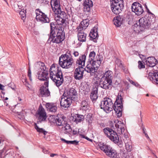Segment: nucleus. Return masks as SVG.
<instances>
[{
    "instance_id": "nucleus-21",
    "label": "nucleus",
    "mask_w": 158,
    "mask_h": 158,
    "mask_svg": "<svg viewBox=\"0 0 158 158\" xmlns=\"http://www.w3.org/2000/svg\"><path fill=\"white\" fill-rule=\"evenodd\" d=\"M157 62V60L153 56L148 57L146 60V64L151 67L155 66Z\"/></svg>"
},
{
    "instance_id": "nucleus-57",
    "label": "nucleus",
    "mask_w": 158,
    "mask_h": 158,
    "mask_svg": "<svg viewBox=\"0 0 158 158\" xmlns=\"http://www.w3.org/2000/svg\"><path fill=\"white\" fill-rule=\"evenodd\" d=\"M45 0H38V3H42L44 2V1Z\"/></svg>"
},
{
    "instance_id": "nucleus-37",
    "label": "nucleus",
    "mask_w": 158,
    "mask_h": 158,
    "mask_svg": "<svg viewBox=\"0 0 158 158\" xmlns=\"http://www.w3.org/2000/svg\"><path fill=\"white\" fill-rule=\"evenodd\" d=\"M50 35H53L54 34H55V30H56V26L55 25L54 23L53 22H52L50 23Z\"/></svg>"
},
{
    "instance_id": "nucleus-51",
    "label": "nucleus",
    "mask_w": 158,
    "mask_h": 158,
    "mask_svg": "<svg viewBox=\"0 0 158 158\" xmlns=\"http://www.w3.org/2000/svg\"><path fill=\"white\" fill-rule=\"evenodd\" d=\"M43 152L45 154H48L49 152L48 150L45 148H43Z\"/></svg>"
},
{
    "instance_id": "nucleus-10",
    "label": "nucleus",
    "mask_w": 158,
    "mask_h": 158,
    "mask_svg": "<svg viewBox=\"0 0 158 158\" xmlns=\"http://www.w3.org/2000/svg\"><path fill=\"white\" fill-rule=\"evenodd\" d=\"M65 118L62 115H52L49 117L48 120L51 123H54L57 126H62L66 122L64 119Z\"/></svg>"
},
{
    "instance_id": "nucleus-59",
    "label": "nucleus",
    "mask_w": 158,
    "mask_h": 158,
    "mask_svg": "<svg viewBox=\"0 0 158 158\" xmlns=\"http://www.w3.org/2000/svg\"><path fill=\"white\" fill-rule=\"evenodd\" d=\"M85 139L89 141H92V140L91 139L89 138L87 136H86Z\"/></svg>"
},
{
    "instance_id": "nucleus-27",
    "label": "nucleus",
    "mask_w": 158,
    "mask_h": 158,
    "mask_svg": "<svg viewBox=\"0 0 158 158\" xmlns=\"http://www.w3.org/2000/svg\"><path fill=\"white\" fill-rule=\"evenodd\" d=\"M113 78V72L111 71L108 70L105 72L102 78L112 82Z\"/></svg>"
},
{
    "instance_id": "nucleus-3",
    "label": "nucleus",
    "mask_w": 158,
    "mask_h": 158,
    "mask_svg": "<svg viewBox=\"0 0 158 158\" xmlns=\"http://www.w3.org/2000/svg\"><path fill=\"white\" fill-rule=\"evenodd\" d=\"M102 60V57L101 56H98L94 60L89 59L85 68V71L90 73L91 75H94L97 72Z\"/></svg>"
},
{
    "instance_id": "nucleus-15",
    "label": "nucleus",
    "mask_w": 158,
    "mask_h": 158,
    "mask_svg": "<svg viewBox=\"0 0 158 158\" xmlns=\"http://www.w3.org/2000/svg\"><path fill=\"white\" fill-rule=\"evenodd\" d=\"M85 70V68H84L82 66H78L76 69L74 70L73 74L74 78L77 80L82 79Z\"/></svg>"
},
{
    "instance_id": "nucleus-17",
    "label": "nucleus",
    "mask_w": 158,
    "mask_h": 158,
    "mask_svg": "<svg viewBox=\"0 0 158 158\" xmlns=\"http://www.w3.org/2000/svg\"><path fill=\"white\" fill-rule=\"evenodd\" d=\"M37 115L38 116L37 123L39 124L42 122L45 121L47 118L46 113L45 110L42 106L40 107L38 110Z\"/></svg>"
},
{
    "instance_id": "nucleus-64",
    "label": "nucleus",
    "mask_w": 158,
    "mask_h": 158,
    "mask_svg": "<svg viewBox=\"0 0 158 158\" xmlns=\"http://www.w3.org/2000/svg\"><path fill=\"white\" fill-rule=\"evenodd\" d=\"M5 104L7 106L8 105V104L7 103V102H5Z\"/></svg>"
},
{
    "instance_id": "nucleus-60",
    "label": "nucleus",
    "mask_w": 158,
    "mask_h": 158,
    "mask_svg": "<svg viewBox=\"0 0 158 158\" xmlns=\"http://www.w3.org/2000/svg\"><path fill=\"white\" fill-rule=\"evenodd\" d=\"M144 134H145V136L146 137V138L147 139H150V138L147 133H145Z\"/></svg>"
},
{
    "instance_id": "nucleus-40",
    "label": "nucleus",
    "mask_w": 158,
    "mask_h": 158,
    "mask_svg": "<svg viewBox=\"0 0 158 158\" xmlns=\"http://www.w3.org/2000/svg\"><path fill=\"white\" fill-rule=\"evenodd\" d=\"M88 105V103L86 100H84L82 101L81 103V105L82 107V109L84 110H85L86 109H87Z\"/></svg>"
},
{
    "instance_id": "nucleus-7",
    "label": "nucleus",
    "mask_w": 158,
    "mask_h": 158,
    "mask_svg": "<svg viewBox=\"0 0 158 158\" xmlns=\"http://www.w3.org/2000/svg\"><path fill=\"white\" fill-rule=\"evenodd\" d=\"M98 146L100 149L104 152L108 156L111 158H116L117 157V152L110 146L101 142L99 143Z\"/></svg>"
},
{
    "instance_id": "nucleus-30",
    "label": "nucleus",
    "mask_w": 158,
    "mask_h": 158,
    "mask_svg": "<svg viewBox=\"0 0 158 158\" xmlns=\"http://www.w3.org/2000/svg\"><path fill=\"white\" fill-rule=\"evenodd\" d=\"M98 88L95 87L91 91L90 97L93 102L95 101L98 98Z\"/></svg>"
},
{
    "instance_id": "nucleus-16",
    "label": "nucleus",
    "mask_w": 158,
    "mask_h": 158,
    "mask_svg": "<svg viewBox=\"0 0 158 158\" xmlns=\"http://www.w3.org/2000/svg\"><path fill=\"white\" fill-rule=\"evenodd\" d=\"M51 5L55 14L58 15L61 13L60 0H51Z\"/></svg>"
},
{
    "instance_id": "nucleus-6",
    "label": "nucleus",
    "mask_w": 158,
    "mask_h": 158,
    "mask_svg": "<svg viewBox=\"0 0 158 158\" xmlns=\"http://www.w3.org/2000/svg\"><path fill=\"white\" fill-rule=\"evenodd\" d=\"M112 12L116 15L119 14L123 9V0H110Z\"/></svg>"
},
{
    "instance_id": "nucleus-13",
    "label": "nucleus",
    "mask_w": 158,
    "mask_h": 158,
    "mask_svg": "<svg viewBox=\"0 0 158 158\" xmlns=\"http://www.w3.org/2000/svg\"><path fill=\"white\" fill-rule=\"evenodd\" d=\"M63 96H66L73 101H76L77 98V93L76 90L73 88L65 90L63 94Z\"/></svg>"
},
{
    "instance_id": "nucleus-9",
    "label": "nucleus",
    "mask_w": 158,
    "mask_h": 158,
    "mask_svg": "<svg viewBox=\"0 0 158 158\" xmlns=\"http://www.w3.org/2000/svg\"><path fill=\"white\" fill-rule=\"evenodd\" d=\"M151 23V19L150 18L143 17L140 18L138 22L134 24V26L138 27L140 30H142L143 28L148 27Z\"/></svg>"
},
{
    "instance_id": "nucleus-33",
    "label": "nucleus",
    "mask_w": 158,
    "mask_h": 158,
    "mask_svg": "<svg viewBox=\"0 0 158 158\" xmlns=\"http://www.w3.org/2000/svg\"><path fill=\"white\" fill-rule=\"evenodd\" d=\"M37 77L38 78L40 81H44L48 78V74L45 73L39 70L37 73Z\"/></svg>"
},
{
    "instance_id": "nucleus-25",
    "label": "nucleus",
    "mask_w": 158,
    "mask_h": 158,
    "mask_svg": "<svg viewBox=\"0 0 158 158\" xmlns=\"http://www.w3.org/2000/svg\"><path fill=\"white\" fill-rule=\"evenodd\" d=\"M93 6V3L91 0H85L83 3L84 9L85 11L89 12L91 7Z\"/></svg>"
},
{
    "instance_id": "nucleus-61",
    "label": "nucleus",
    "mask_w": 158,
    "mask_h": 158,
    "mask_svg": "<svg viewBox=\"0 0 158 158\" xmlns=\"http://www.w3.org/2000/svg\"><path fill=\"white\" fill-rule=\"evenodd\" d=\"M143 133L145 134V133H146V132H145V130H146V129L144 128H143Z\"/></svg>"
},
{
    "instance_id": "nucleus-24",
    "label": "nucleus",
    "mask_w": 158,
    "mask_h": 158,
    "mask_svg": "<svg viewBox=\"0 0 158 158\" xmlns=\"http://www.w3.org/2000/svg\"><path fill=\"white\" fill-rule=\"evenodd\" d=\"M86 57L85 54L81 55L79 58L77 59L76 62V64L83 67L85 66Z\"/></svg>"
},
{
    "instance_id": "nucleus-23",
    "label": "nucleus",
    "mask_w": 158,
    "mask_h": 158,
    "mask_svg": "<svg viewBox=\"0 0 158 158\" xmlns=\"http://www.w3.org/2000/svg\"><path fill=\"white\" fill-rule=\"evenodd\" d=\"M39 95L42 97H48L50 95V92L47 87L42 86L40 89Z\"/></svg>"
},
{
    "instance_id": "nucleus-35",
    "label": "nucleus",
    "mask_w": 158,
    "mask_h": 158,
    "mask_svg": "<svg viewBox=\"0 0 158 158\" xmlns=\"http://www.w3.org/2000/svg\"><path fill=\"white\" fill-rule=\"evenodd\" d=\"M89 35L90 38L93 39H95L98 37V35L97 32V28L94 27L91 30Z\"/></svg>"
},
{
    "instance_id": "nucleus-32",
    "label": "nucleus",
    "mask_w": 158,
    "mask_h": 158,
    "mask_svg": "<svg viewBox=\"0 0 158 158\" xmlns=\"http://www.w3.org/2000/svg\"><path fill=\"white\" fill-rule=\"evenodd\" d=\"M61 13L57 15V18L56 19V22L59 25H63V26H65L66 25V23H67V21L66 19H63L61 17Z\"/></svg>"
},
{
    "instance_id": "nucleus-48",
    "label": "nucleus",
    "mask_w": 158,
    "mask_h": 158,
    "mask_svg": "<svg viewBox=\"0 0 158 158\" xmlns=\"http://www.w3.org/2000/svg\"><path fill=\"white\" fill-rule=\"evenodd\" d=\"M130 82L131 83L134 85L136 87H138V86L139 85L137 83L134 82L132 80H130Z\"/></svg>"
},
{
    "instance_id": "nucleus-18",
    "label": "nucleus",
    "mask_w": 158,
    "mask_h": 158,
    "mask_svg": "<svg viewBox=\"0 0 158 158\" xmlns=\"http://www.w3.org/2000/svg\"><path fill=\"white\" fill-rule=\"evenodd\" d=\"M112 83L111 81L101 78L99 81V85L102 88L107 89L112 88Z\"/></svg>"
},
{
    "instance_id": "nucleus-36",
    "label": "nucleus",
    "mask_w": 158,
    "mask_h": 158,
    "mask_svg": "<svg viewBox=\"0 0 158 158\" xmlns=\"http://www.w3.org/2000/svg\"><path fill=\"white\" fill-rule=\"evenodd\" d=\"M113 21L114 25L116 27H119L123 23V19L119 16H117L115 19H114Z\"/></svg>"
},
{
    "instance_id": "nucleus-19",
    "label": "nucleus",
    "mask_w": 158,
    "mask_h": 158,
    "mask_svg": "<svg viewBox=\"0 0 158 158\" xmlns=\"http://www.w3.org/2000/svg\"><path fill=\"white\" fill-rule=\"evenodd\" d=\"M73 101L71 99L66 96H63V95L60 102V105L64 108H68L70 106Z\"/></svg>"
},
{
    "instance_id": "nucleus-41",
    "label": "nucleus",
    "mask_w": 158,
    "mask_h": 158,
    "mask_svg": "<svg viewBox=\"0 0 158 158\" xmlns=\"http://www.w3.org/2000/svg\"><path fill=\"white\" fill-rule=\"evenodd\" d=\"M118 77H116V80L115 82V84L116 85H118L120 84L121 82V78L120 76V73L117 74Z\"/></svg>"
},
{
    "instance_id": "nucleus-29",
    "label": "nucleus",
    "mask_w": 158,
    "mask_h": 158,
    "mask_svg": "<svg viewBox=\"0 0 158 158\" xmlns=\"http://www.w3.org/2000/svg\"><path fill=\"white\" fill-rule=\"evenodd\" d=\"M78 39L79 41L81 42H85L86 40L87 34L83 31H78Z\"/></svg>"
},
{
    "instance_id": "nucleus-56",
    "label": "nucleus",
    "mask_w": 158,
    "mask_h": 158,
    "mask_svg": "<svg viewBox=\"0 0 158 158\" xmlns=\"http://www.w3.org/2000/svg\"><path fill=\"white\" fill-rule=\"evenodd\" d=\"M147 12L149 14H151V15H153V14L152 13H151L150 11V10H149L148 9V7H147Z\"/></svg>"
},
{
    "instance_id": "nucleus-62",
    "label": "nucleus",
    "mask_w": 158,
    "mask_h": 158,
    "mask_svg": "<svg viewBox=\"0 0 158 158\" xmlns=\"http://www.w3.org/2000/svg\"><path fill=\"white\" fill-rule=\"evenodd\" d=\"M18 100L19 101H20L22 100V99L20 97H19L18 98Z\"/></svg>"
},
{
    "instance_id": "nucleus-12",
    "label": "nucleus",
    "mask_w": 158,
    "mask_h": 158,
    "mask_svg": "<svg viewBox=\"0 0 158 158\" xmlns=\"http://www.w3.org/2000/svg\"><path fill=\"white\" fill-rule=\"evenodd\" d=\"M36 14V19L37 21L42 23H49V19L46 15L41 11L40 9H37L35 11Z\"/></svg>"
},
{
    "instance_id": "nucleus-22",
    "label": "nucleus",
    "mask_w": 158,
    "mask_h": 158,
    "mask_svg": "<svg viewBox=\"0 0 158 158\" xmlns=\"http://www.w3.org/2000/svg\"><path fill=\"white\" fill-rule=\"evenodd\" d=\"M48 110L52 113H55L57 109L56 104L53 103H47L45 105Z\"/></svg>"
},
{
    "instance_id": "nucleus-46",
    "label": "nucleus",
    "mask_w": 158,
    "mask_h": 158,
    "mask_svg": "<svg viewBox=\"0 0 158 158\" xmlns=\"http://www.w3.org/2000/svg\"><path fill=\"white\" fill-rule=\"evenodd\" d=\"M68 144H73L77 145L78 144V142L76 140H73V141H69L68 142Z\"/></svg>"
},
{
    "instance_id": "nucleus-58",
    "label": "nucleus",
    "mask_w": 158,
    "mask_h": 158,
    "mask_svg": "<svg viewBox=\"0 0 158 158\" xmlns=\"http://www.w3.org/2000/svg\"><path fill=\"white\" fill-rule=\"evenodd\" d=\"M57 154H56L52 153L50 154V156L51 157H53L55 156H57Z\"/></svg>"
},
{
    "instance_id": "nucleus-54",
    "label": "nucleus",
    "mask_w": 158,
    "mask_h": 158,
    "mask_svg": "<svg viewBox=\"0 0 158 158\" xmlns=\"http://www.w3.org/2000/svg\"><path fill=\"white\" fill-rule=\"evenodd\" d=\"M73 135H76L77 134V130H76V129L73 130Z\"/></svg>"
},
{
    "instance_id": "nucleus-2",
    "label": "nucleus",
    "mask_w": 158,
    "mask_h": 158,
    "mask_svg": "<svg viewBox=\"0 0 158 158\" xmlns=\"http://www.w3.org/2000/svg\"><path fill=\"white\" fill-rule=\"evenodd\" d=\"M50 78L57 87L62 84L64 81L63 74L57 65H52L50 69Z\"/></svg>"
},
{
    "instance_id": "nucleus-55",
    "label": "nucleus",
    "mask_w": 158,
    "mask_h": 158,
    "mask_svg": "<svg viewBox=\"0 0 158 158\" xmlns=\"http://www.w3.org/2000/svg\"><path fill=\"white\" fill-rule=\"evenodd\" d=\"M80 135L81 137V138H85H85L86 136L84 135H82V134H80Z\"/></svg>"
},
{
    "instance_id": "nucleus-14",
    "label": "nucleus",
    "mask_w": 158,
    "mask_h": 158,
    "mask_svg": "<svg viewBox=\"0 0 158 158\" xmlns=\"http://www.w3.org/2000/svg\"><path fill=\"white\" fill-rule=\"evenodd\" d=\"M131 9L132 11L137 15H142L144 12L142 5L140 3L136 2L132 3Z\"/></svg>"
},
{
    "instance_id": "nucleus-47",
    "label": "nucleus",
    "mask_w": 158,
    "mask_h": 158,
    "mask_svg": "<svg viewBox=\"0 0 158 158\" xmlns=\"http://www.w3.org/2000/svg\"><path fill=\"white\" fill-rule=\"evenodd\" d=\"M124 132L123 133V134L124 137L125 138V139H124L123 140H124V139H129L128 137V133L127 132L124 133Z\"/></svg>"
},
{
    "instance_id": "nucleus-5",
    "label": "nucleus",
    "mask_w": 158,
    "mask_h": 158,
    "mask_svg": "<svg viewBox=\"0 0 158 158\" xmlns=\"http://www.w3.org/2000/svg\"><path fill=\"white\" fill-rule=\"evenodd\" d=\"M64 29L63 27H60L58 29L56 36L55 33L53 35H50L48 40V42H52V43L56 44L61 43L65 39V33L64 31Z\"/></svg>"
},
{
    "instance_id": "nucleus-26",
    "label": "nucleus",
    "mask_w": 158,
    "mask_h": 158,
    "mask_svg": "<svg viewBox=\"0 0 158 158\" xmlns=\"http://www.w3.org/2000/svg\"><path fill=\"white\" fill-rule=\"evenodd\" d=\"M89 24L88 21L86 19L83 20L80 23L79 25L77 27V31H81L86 28Z\"/></svg>"
},
{
    "instance_id": "nucleus-38",
    "label": "nucleus",
    "mask_w": 158,
    "mask_h": 158,
    "mask_svg": "<svg viewBox=\"0 0 158 158\" xmlns=\"http://www.w3.org/2000/svg\"><path fill=\"white\" fill-rule=\"evenodd\" d=\"M39 70H41V72H43L45 73L48 74V69L46 68L44 63H41V66Z\"/></svg>"
},
{
    "instance_id": "nucleus-11",
    "label": "nucleus",
    "mask_w": 158,
    "mask_h": 158,
    "mask_svg": "<svg viewBox=\"0 0 158 158\" xmlns=\"http://www.w3.org/2000/svg\"><path fill=\"white\" fill-rule=\"evenodd\" d=\"M110 125L112 127H113L114 125H115L118 134H123L125 131V126L124 123L118 119H114L111 121Z\"/></svg>"
},
{
    "instance_id": "nucleus-44",
    "label": "nucleus",
    "mask_w": 158,
    "mask_h": 158,
    "mask_svg": "<svg viewBox=\"0 0 158 158\" xmlns=\"http://www.w3.org/2000/svg\"><path fill=\"white\" fill-rule=\"evenodd\" d=\"M27 76L29 77L30 81H32V79L31 77V71L30 67H29V69L28 71Z\"/></svg>"
},
{
    "instance_id": "nucleus-20",
    "label": "nucleus",
    "mask_w": 158,
    "mask_h": 158,
    "mask_svg": "<svg viewBox=\"0 0 158 158\" xmlns=\"http://www.w3.org/2000/svg\"><path fill=\"white\" fill-rule=\"evenodd\" d=\"M148 78L154 84L158 85V72L153 71L148 74Z\"/></svg>"
},
{
    "instance_id": "nucleus-45",
    "label": "nucleus",
    "mask_w": 158,
    "mask_h": 158,
    "mask_svg": "<svg viewBox=\"0 0 158 158\" xmlns=\"http://www.w3.org/2000/svg\"><path fill=\"white\" fill-rule=\"evenodd\" d=\"M19 14L21 15V18L23 20L25 19L26 14L24 11H22V10L20 11L19 12Z\"/></svg>"
},
{
    "instance_id": "nucleus-53",
    "label": "nucleus",
    "mask_w": 158,
    "mask_h": 158,
    "mask_svg": "<svg viewBox=\"0 0 158 158\" xmlns=\"http://www.w3.org/2000/svg\"><path fill=\"white\" fill-rule=\"evenodd\" d=\"M61 140L63 142H64V143H66L67 144H68V141H68V140H66L65 139H64L63 138H61Z\"/></svg>"
},
{
    "instance_id": "nucleus-4",
    "label": "nucleus",
    "mask_w": 158,
    "mask_h": 158,
    "mask_svg": "<svg viewBox=\"0 0 158 158\" xmlns=\"http://www.w3.org/2000/svg\"><path fill=\"white\" fill-rule=\"evenodd\" d=\"M74 63V60L70 52L62 54L59 57V64L64 69H69L71 67Z\"/></svg>"
},
{
    "instance_id": "nucleus-28",
    "label": "nucleus",
    "mask_w": 158,
    "mask_h": 158,
    "mask_svg": "<svg viewBox=\"0 0 158 158\" xmlns=\"http://www.w3.org/2000/svg\"><path fill=\"white\" fill-rule=\"evenodd\" d=\"M72 120L76 124L81 122L84 119V117L83 115L77 114L74 116L72 117Z\"/></svg>"
},
{
    "instance_id": "nucleus-50",
    "label": "nucleus",
    "mask_w": 158,
    "mask_h": 158,
    "mask_svg": "<svg viewBox=\"0 0 158 158\" xmlns=\"http://www.w3.org/2000/svg\"><path fill=\"white\" fill-rule=\"evenodd\" d=\"M73 54L75 57H77L79 56V53L77 51H74V52Z\"/></svg>"
},
{
    "instance_id": "nucleus-8",
    "label": "nucleus",
    "mask_w": 158,
    "mask_h": 158,
    "mask_svg": "<svg viewBox=\"0 0 158 158\" xmlns=\"http://www.w3.org/2000/svg\"><path fill=\"white\" fill-rule=\"evenodd\" d=\"M103 132L114 143H116L119 141V138L117 133L109 127L103 129Z\"/></svg>"
},
{
    "instance_id": "nucleus-34",
    "label": "nucleus",
    "mask_w": 158,
    "mask_h": 158,
    "mask_svg": "<svg viewBox=\"0 0 158 158\" xmlns=\"http://www.w3.org/2000/svg\"><path fill=\"white\" fill-rule=\"evenodd\" d=\"M62 129L65 134H69L71 131L72 129L69 124L66 122L62 126Z\"/></svg>"
},
{
    "instance_id": "nucleus-63",
    "label": "nucleus",
    "mask_w": 158,
    "mask_h": 158,
    "mask_svg": "<svg viewBox=\"0 0 158 158\" xmlns=\"http://www.w3.org/2000/svg\"><path fill=\"white\" fill-rule=\"evenodd\" d=\"M68 13V14H70H70H72V12L71 11H69Z\"/></svg>"
},
{
    "instance_id": "nucleus-1",
    "label": "nucleus",
    "mask_w": 158,
    "mask_h": 158,
    "mask_svg": "<svg viewBox=\"0 0 158 158\" xmlns=\"http://www.w3.org/2000/svg\"><path fill=\"white\" fill-rule=\"evenodd\" d=\"M123 98L120 96L116 99L114 105H113L111 99L109 98H104L101 102V108L104 111H111L114 109L117 113V116L119 118L122 115L123 110Z\"/></svg>"
},
{
    "instance_id": "nucleus-31",
    "label": "nucleus",
    "mask_w": 158,
    "mask_h": 158,
    "mask_svg": "<svg viewBox=\"0 0 158 158\" xmlns=\"http://www.w3.org/2000/svg\"><path fill=\"white\" fill-rule=\"evenodd\" d=\"M124 142L125 144V148L128 152H131L132 150V143L131 140L130 139H124Z\"/></svg>"
},
{
    "instance_id": "nucleus-49",
    "label": "nucleus",
    "mask_w": 158,
    "mask_h": 158,
    "mask_svg": "<svg viewBox=\"0 0 158 158\" xmlns=\"http://www.w3.org/2000/svg\"><path fill=\"white\" fill-rule=\"evenodd\" d=\"M48 78L46 80H45L46 81L44 83V85H45L44 87H47L48 88Z\"/></svg>"
},
{
    "instance_id": "nucleus-39",
    "label": "nucleus",
    "mask_w": 158,
    "mask_h": 158,
    "mask_svg": "<svg viewBox=\"0 0 158 158\" xmlns=\"http://www.w3.org/2000/svg\"><path fill=\"white\" fill-rule=\"evenodd\" d=\"M35 127L37 131L39 132L43 133L44 135H45L47 133V132L45 131L43 128H39L36 123H35Z\"/></svg>"
},
{
    "instance_id": "nucleus-42",
    "label": "nucleus",
    "mask_w": 158,
    "mask_h": 158,
    "mask_svg": "<svg viewBox=\"0 0 158 158\" xmlns=\"http://www.w3.org/2000/svg\"><path fill=\"white\" fill-rule=\"evenodd\" d=\"M96 55L95 52L94 51H92L90 52L89 54V59L90 60H94L95 58H94V57Z\"/></svg>"
},
{
    "instance_id": "nucleus-43",
    "label": "nucleus",
    "mask_w": 158,
    "mask_h": 158,
    "mask_svg": "<svg viewBox=\"0 0 158 158\" xmlns=\"http://www.w3.org/2000/svg\"><path fill=\"white\" fill-rule=\"evenodd\" d=\"M138 67L139 69H141L142 68H144L145 66L144 64L143 63V62L141 61H139L138 62Z\"/></svg>"
},
{
    "instance_id": "nucleus-52",
    "label": "nucleus",
    "mask_w": 158,
    "mask_h": 158,
    "mask_svg": "<svg viewBox=\"0 0 158 158\" xmlns=\"http://www.w3.org/2000/svg\"><path fill=\"white\" fill-rule=\"evenodd\" d=\"M4 86L2 84H0V90H4Z\"/></svg>"
}]
</instances>
